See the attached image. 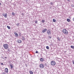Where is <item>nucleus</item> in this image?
Listing matches in <instances>:
<instances>
[{"label": "nucleus", "instance_id": "obj_1", "mask_svg": "<svg viewBox=\"0 0 74 74\" xmlns=\"http://www.w3.org/2000/svg\"><path fill=\"white\" fill-rule=\"evenodd\" d=\"M62 32H63L64 34H68V32L66 29H63L62 30Z\"/></svg>", "mask_w": 74, "mask_h": 74}, {"label": "nucleus", "instance_id": "obj_2", "mask_svg": "<svg viewBox=\"0 0 74 74\" xmlns=\"http://www.w3.org/2000/svg\"><path fill=\"white\" fill-rule=\"evenodd\" d=\"M3 46L4 49H8V45L7 44H5L3 45Z\"/></svg>", "mask_w": 74, "mask_h": 74}, {"label": "nucleus", "instance_id": "obj_3", "mask_svg": "<svg viewBox=\"0 0 74 74\" xmlns=\"http://www.w3.org/2000/svg\"><path fill=\"white\" fill-rule=\"evenodd\" d=\"M51 64L52 66H54L56 64V63L54 61H52L51 62Z\"/></svg>", "mask_w": 74, "mask_h": 74}, {"label": "nucleus", "instance_id": "obj_4", "mask_svg": "<svg viewBox=\"0 0 74 74\" xmlns=\"http://www.w3.org/2000/svg\"><path fill=\"white\" fill-rule=\"evenodd\" d=\"M40 68H41V69H43V68L44 67V64H41L40 65Z\"/></svg>", "mask_w": 74, "mask_h": 74}, {"label": "nucleus", "instance_id": "obj_5", "mask_svg": "<svg viewBox=\"0 0 74 74\" xmlns=\"http://www.w3.org/2000/svg\"><path fill=\"white\" fill-rule=\"evenodd\" d=\"M47 33L48 35H50V34H51V31L49 30H48L47 32Z\"/></svg>", "mask_w": 74, "mask_h": 74}, {"label": "nucleus", "instance_id": "obj_6", "mask_svg": "<svg viewBox=\"0 0 74 74\" xmlns=\"http://www.w3.org/2000/svg\"><path fill=\"white\" fill-rule=\"evenodd\" d=\"M5 73H8V68H5Z\"/></svg>", "mask_w": 74, "mask_h": 74}, {"label": "nucleus", "instance_id": "obj_7", "mask_svg": "<svg viewBox=\"0 0 74 74\" xmlns=\"http://www.w3.org/2000/svg\"><path fill=\"white\" fill-rule=\"evenodd\" d=\"M47 29L44 28V29H43V30L42 31V32L43 33H45L47 31Z\"/></svg>", "mask_w": 74, "mask_h": 74}, {"label": "nucleus", "instance_id": "obj_8", "mask_svg": "<svg viewBox=\"0 0 74 74\" xmlns=\"http://www.w3.org/2000/svg\"><path fill=\"white\" fill-rule=\"evenodd\" d=\"M14 34L16 36V37H18V36H19V35H18V33H16V32H14Z\"/></svg>", "mask_w": 74, "mask_h": 74}, {"label": "nucleus", "instance_id": "obj_9", "mask_svg": "<svg viewBox=\"0 0 74 74\" xmlns=\"http://www.w3.org/2000/svg\"><path fill=\"white\" fill-rule=\"evenodd\" d=\"M3 15L4 16L5 18H7V13Z\"/></svg>", "mask_w": 74, "mask_h": 74}, {"label": "nucleus", "instance_id": "obj_10", "mask_svg": "<svg viewBox=\"0 0 74 74\" xmlns=\"http://www.w3.org/2000/svg\"><path fill=\"white\" fill-rule=\"evenodd\" d=\"M22 40H23V41H25V37H24V36H22Z\"/></svg>", "mask_w": 74, "mask_h": 74}, {"label": "nucleus", "instance_id": "obj_11", "mask_svg": "<svg viewBox=\"0 0 74 74\" xmlns=\"http://www.w3.org/2000/svg\"><path fill=\"white\" fill-rule=\"evenodd\" d=\"M10 66L11 69H12V68H13V67H14V66H13V65H12V64L10 65Z\"/></svg>", "mask_w": 74, "mask_h": 74}, {"label": "nucleus", "instance_id": "obj_12", "mask_svg": "<svg viewBox=\"0 0 74 74\" xmlns=\"http://www.w3.org/2000/svg\"><path fill=\"white\" fill-rule=\"evenodd\" d=\"M29 73H30V74H33V72L30 71H29Z\"/></svg>", "mask_w": 74, "mask_h": 74}, {"label": "nucleus", "instance_id": "obj_13", "mask_svg": "<svg viewBox=\"0 0 74 74\" xmlns=\"http://www.w3.org/2000/svg\"><path fill=\"white\" fill-rule=\"evenodd\" d=\"M40 60L41 62H43L44 61V59L43 58H41L40 59Z\"/></svg>", "mask_w": 74, "mask_h": 74}, {"label": "nucleus", "instance_id": "obj_14", "mask_svg": "<svg viewBox=\"0 0 74 74\" xmlns=\"http://www.w3.org/2000/svg\"><path fill=\"white\" fill-rule=\"evenodd\" d=\"M57 40H58V41H60V38H59V37H57Z\"/></svg>", "mask_w": 74, "mask_h": 74}, {"label": "nucleus", "instance_id": "obj_15", "mask_svg": "<svg viewBox=\"0 0 74 74\" xmlns=\"http://www.w3.org/2000/svg\"><path fill=\"white\" fill-rule=\"evenodd\" d=\"M67 22H69L70 21V19L69 18H67Z\"/></svg>", "mask_w": 74, "mask_h": 74}, {"label": "nucleus", "instance_id": "obj_16", "mask_svg": "<svg viewBox=\"0 0 74 74\" xmlns=\"http://www.w3.org/2000/svg\"><path fill=\"white\" fill-rule=\"evenodd\" d=\"M7 27L8 28V29H11V27H10L9 26H7Z\"/></svg>", "mask_w": 74, "mask_h": 74}, {"label": "nucleus", "instance_id": "obj_17", "mask_svg": "<svg viewBox=\"0 0 74 74\" xmlns=\"http://www.w3.org/2000/svg\"><path fill=\"white\" fill-rule=\"evenodd\" d=\"M21 42H22V40H19L18 41V43H21Z\"/></svg>", "mask_w": 74, "mask_h": 74}, {"label": "nucleus", "instance_id": "obj_18", "mask_svg": "<svg viewBox=\"0 0 74 74\" xmlns=\"http://www.w3.org/2000/svg\"><path fill=\"white\" fill-rule=\"evenodd\" d=\"M34 22L36 24H37V23H38V21H34Z\"/></svg>", "mask_w": 74, "mask_h": 74}, {"label": "nucleus", "instance_id": "obj_19", "mask_svg": "<svg viewBox=\"0 0 74 74\" xmlns=\"http://www.w3.org/2000/svg\"><path fill=\"white\" fill-rule=\"evenodd\" d=\"M46 48L47 49H49V47L48 46H47L46 47Z\"/></svg>", "mask_w": 74, "mask_h": 74}, {"label": "nucleus", "instance_id": "obj_20", "mask_svg": "<svg viewBox=\"0 0 74 74\" xmlns=\"http://www.w3.org/2000/svg\"><path fill=\"white\" fill-rule=\"evenodd\" d=\"M71 48H72L73 49H74V46H71Z\"/></svg>", "mask_w": 74, "mask_h": 74}, {"label": "nucleus", "instance_id": "obj_21", "mask_svg": "<svg viewBox=\"0 0 74 74\" xmlns=\"http://www.w3.org/2000/svg\"><path fill=\"white\" fill-rule=\"evenodd\" d=\"M12 15L14 16V15H15V13H14V12H12Z\"/></svg>", "mask_w": 74, "mask_h": 74}, {"label": "nucleus", "instance_id": "obj_22", "mask_svg": "<svg viewBox=\"0 0 74 74\" xmlns=\"http://www.w3.org/2000/svg\"><path fill=\"white\" fill-rule=\"evenodd\" d=\"M42 23H44V22H45V20H42Z\"/></svg>", "mask_w": 74, "mask_h": 74}, {"label": "nucleus", "instance_id": "obj_23", "mask_svg": "<svg viewBox=\"0 0 74 74\" xmlns=\"http://www.w3.org/2000/svg\"><path fill=\"white\" fill-rule=\"evenodd\" d=\"M48 37H49V38H50V39H51V38H52V37L51 36H49Z\"/></svg>", "mask_w": 74, "mask_h": 74}, {"label": "nucleus", "instance_id": "obj_24", "mask_svg": "<svg viewBox=\"0 0 74 74\" xmlns=\"http://www.w3.org/2000/svg\"><path fill=\"white\" fill-rule=\"evenodd\" d=\"M53 22H56V21H55V19H53Z\"/></svg>", "mask_w": 74, "mask_h": 74}, {"label": "nucleus", "instance_id": "obj_25", "mask_svg": "<svg viewBox=\"0 0 74 74\" xmlns=\"http://www.w3.org/2000/svg\"><path fill=\"white\" fill-rule=\"evenodd\" d=\"M50 4L51 5H52L53 4V3H52V2H50Z\"/></svg>", "mask_w": 74, "mask_h": 74}, {"label": "nucleus", "instance_id": "obj_26", "mask_svg": "<svg viewBox=\"0 0 74 74\" xmlns=\"http://www.w3.org/2000/svg\"><path fill=\"white\" fill-rule=\"evenodd\" d=\"M19 36H21V33L19 32Z\"/></svg>", "mask_w": 74, "mask_h": 74}, {"label": "nucleus", "instance_id": "obj_27", "mask_svg": "<svg viewBox=\"0 0 74 74\" xmlns=\"http://www.w3.org/2000/svg\"><path fill=\"white\" fill-rule=\"evenodd\" d=\"M71 6L72 7H74V5H71Z\"/></svg>", "mask_w": 74, "mask_h": 74}, {"label": "nucleus", "instance_id": "obj_28", "mask_svg": "<svg viewBox=\"0 0 74 74\" xmlns=\"http://www.w3.org/2000/svg\"><path fill=\"white\" fill-rule=\"evenodd\" d=\"M36 53H38V52L37 51H36Z\"/></svg>", "mask_w": 74, "mask_h": 74}, {"label": "nucleus", "instance_id": "obj_29", "mask_svg": "<svg viewBox=\"0 0 74 74\" xmlns=\"http://www.w3.org/2000/svg\"><path fill=\"white\" fill-rule=\"evenodd\" d=\"M2 74H6L5 73V72H3L2 73Z\"/></svg>", "mask_w": 74, "mask_h": 74}, {"label": "nucleus", "instance_id": "obj_30", "mask_svg": "<svg viewBox=\"0 0 74 74\" xmlns=\"http://www.w3.org/2000/svg\"><path fill=\"white\" fill-rule=\"evenodd\" d=\"M16 26H19V23H17L16 25Z\"/></svg>", "mask_w": 74, "mask_h": 74}, {"label": "nucleus", "instance_id": "obj_31", "mask_svg": "<svg viewBox=\"0 0 74 74\" xmlns=\"http://www.w3.org/2000/svg\"><path fill=\"white\" fill-rule=\"evenodd\" d=\"M1 65H3V63H1Z\"/></svg>", "mask_w": 74, "mask_h": 74}, {"label": "nucleus", "instance_id": "obj_32", "mask_svg": "<svg viewBox=\"0 0 74 74\" xmlns=\"http://www.w3.org/2000/svg\"><path fill=\"white\" fill-rule=\"evenodd\" d=\"M8 51H10V49H8Z\"/></svg>", "mask_w": 74, "mask_h": 74}, {"label": "nucleus", "instance_id": "obj_33", "mask_svg": "<svg viewBox=\"0 0 74 74\" xmlns=\"http://www.w3.org/2000/svg\"><path fill=\"white\" fill-rule=\"evenodd\" d=\"M45 66H47V64L46 63L45 64Z\"/></svg>", "mask_w": 74, "mask_h": 74}, {"label": "nucleus", "instance_id": "obj_34", "mask_svg": "<svg viewBox=\"0 0 74 74\" xmlns=\"http://www.w3.org/2000/svg\"><path fill=\"white\" fill-rule=\"evenodd\" d=\"M72 62L73 63V64H74V61H73Z\"/></svg>", "mask_w": 74, "mask_h": 74}, {"label": "nucleus", "instance_id": "obj_35", "mask_svg": "<svg viewBox=\"0 0 74 74\" xmlns=\"http://www.w3.org/2000/svg\"><path fill=\"white\" fill-rule=\"evenodd\" d=\"M73 21H74V17L73 18Z\"/></svg>", "mask_w": 74, "mask_h": 74}, {"label": "nucleus", "instance_id": "obj_36", "mask_svg": "<svg viewBox=\"0 0 74 74\" xmlns=\"http://www.w3.org/2000/svg\"><path fill=\"white\" fill-rule=\"evenodd\" d=\"M0 5H1V3H0Z\"/></svg>", "mask_w": 74, "mask_h": 74}, {"label": "nucleus", "instance_id": "obj_37", "mask_svg": "<svg viewBox=\"0 0 74 74\" xmlns=\"http://www.w3.org/2000/svg\"><path fill=\"white\" fill-rule=\"evenodd\" d=\"M22 15H23V14L22 13Z\"/></svg>", "mask_w": 74, "mask_h": 74}, {"label": "nucleus", "instance_id": "obj_38", "mask_svg": "<svg viewBox=\"0 0 74 74\" xmlns=\"http://www.w3.org/2000/svg\"><path fill=\"white\" fill-rule=\"evenodd\" d=\"M68 1H70V0H67Z\"/></svg>", "mask_w": 74, "mask_h": 74}, {"label": "nucleus", "instance_id": "obj_39", "mask_svg": "<svg viewBox=\"0 0 74 74\" xmlns=\"http://www.w3.org/2000/svg\"><path fill=\"white\" fill-rule=\"evenodd\" d=\"M5 59H7V57H5Z\"/></svg>", "mask_w": 74, "mask_h": 74}]
</instances>
